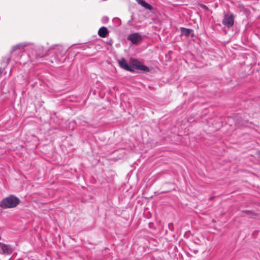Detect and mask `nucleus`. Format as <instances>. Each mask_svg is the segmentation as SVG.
Segmentation results:
<instances>
[{"label": "nucleus", "mask_w": 260, "mask_h": 260, "mask_svg": "<svg viewBox=\"0 0 260 260\" xmlns=\"http://www.w3.org/2000/svg\"><path fill=\"white\" fill-rule=\"evenodd\" d=\"M20 203V199L14 195H10L0 202V207L3 209L13 208Z\"/></svg>", "instance_id": "nucleus-1"}, {"label": "nucleus", "mask_w": 260, "mask_h": 260, "mask_svg": "<svg viewBox=\"0 0 260 260\" xmlns=\"http://www.w3.org/2000/svg\"><path fill=\"white\" fill-rule=\"evenodd\" d=\"M127 39L131 41L133 44H138L141 42L143 37L140 33L135 32L129 35Z\"/></svg>", "instance_id": "nucleus-2"}, {"label": "nucleus", "mask_w": 260, "mask_h": 260, "mask_svg": "<svg viewBox=\"0 0 260 260\" xmlns=\"http://www.w3.org/2000/svg\"><path fill=\"white\" fill-rule=\"evenodd\" d=\"M222 24L226 27L230 28L234 23V15L233 14L230 15L225 14L222 21Z\"/></svg>", "instance_id": "nucleus-3"}, {"label": "nucleus", "mask_w": 260, "mask_h": 260, "mask_svg": "<svg viewBox=\"0 0 260 260\" xmlns=\"http://www.w3.org/2000/svg\"><path fill=\"white\" fill-rule=\"evenodd\" d=\"M13 248L10 245L0 242V254L10 255L13 252Z\"/></svg>", "instance_id": "nucleus-4"}, {"label": "nucleus", "mask_w": 260, "mask_h": 260, "mask_svg": "<svg viewBox=\"0 0 260 260\" xmlns=\"http://www.w3.org/2000/svg\"><path fill=\"white\" fill-rule=\"evenodd\" d=\"M132 66L133 68V69H136L138 70H142L144 72H149V69L148 67L142 64L140 61H139L137 59H132Z\"/></svg>", "instance_id": "nucleus-5"}, {"label": "nucleus", "mask_w": 260, "mask_h": 260, "mask_svg": "<svg viewBox=\"0 0 260 260\" xmlns=\"http://www.w3.org/2000/svg\"><path fill=\"white\" fill-rule=\"evenodd\" d=\"M118 63L121 68L127 71L132 72H134L133 67L127 63L124 58H121L119 60H118Z\"/></svg>", "instance_id": "nucleus-6"}, {"label": "nucleus", "mask_w": 260, "mask_h": 260, "mask_svg": "<svg viewBox=\"0 0 260 260\" xmlns=\"http://www.w3.org/2000/svg\"><path fill=\"white\" fill-rule=\"evenodd\" d=\"M108 33L109 31L107 28L105 26L101 27L98 31L99 36L102 38H105Z\"/></svg>", "instance_id": "nucleus-7"}, {"label": "nucleus", "mask_w": 260, "mask_h": 260, "mask_svg": "<svg viewBox=\"0 0 260 260\" xmlns=\"http://www.w3.org/2000/svg\"><path fill=\"white\" fill-rule=\"evenodd\" d=\"M137 2L142 7L149 10L152 9V7L144 0H136Z\"/></svg>", "instance_id": "nucleus-8"}, {"label": "nucleus", "mask_w": 260, "mask_h": 260, "mask_svg": "<svg viewBox=\"0 0 260 260\" xmlns=\"http://www.w3.org/2000/svg\"><path fill=\"white\" fill-rule=\"evenodd\" d=\"M180 29H181L182 35H183L186 37L189 36L190 35L191 32L192 31V29L185 28L184 27H181Z\"/></svg>", "instance_id": "nucleus-9"}, {"label": "nucleus", "mask_w": 260, "mask_h": 260, "mask_svg": "<svg viewBox=\"0 0 260 260\" xmlns=\"http://www.w3.org/2000/svg\"><path fill=\"white\" fill-rule=\"evenodd\" d=\"M26 46L25 44H18L13 47L12 51H14L15 50H16L18 49H20L21 48H23Z\"/></svg>", "instance_id": "nucleus-10"}, {"label": "nucleus", "mask_w": 260, "mask_h": 260, "mask_svg": "<svg viewBox=\"0 0 260 260\" xmlns=\"http://www.w3.org/2000/svg\"><path fill=\"white\" fill-rule=\"evenodd\" d=\"M101 21L103 23L106 24L109 21V18L107 16H104L102 18Z\"/></svg>", "instance_id": "nucleus-11"}, {"label": "nucleus", "mask_w": 260, "mask_h": 260, "mask_svg": "<svg viewBox=\"0 0 260 260\" xmlns=\"http://www.w3.org/2000/svg\"><path fill=\"white\" fill-rule=\"evenodd\" d=\"M6 59V62H5V64L6 66H7L9 63V62L10 60V58L9 57H5V58H4V59Z\"/></svg>", "instance_id": "nucleus-12"}, {"label": "nucleus", "mask_w": 260, "mask_h": 260, "mask_svg": "<svg viewBox=\"0 0 260 260\" xmlns=\"http://www.w3.org/2000/svg\"><path fill=\"white\" fill-rule=\"evenodd\" d=\"M66 51H63V54H64L66 53Z\"/></svg>", "instance_id": "nucleus-13"}]
</instances>
